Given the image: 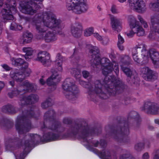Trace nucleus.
<instances>
[{
	"instance_id": "obj_42",
	"label": "nucleus",
	"mask_w": 159,
	"mask_h": 159,
	"mask_svg": "<svg viewBox=\"0 0 159 159\" xmlns=\"http://www.w3.org/2000/svg\"><path fill=\"white\" fill-rule=\"evenodd\" d=\"M143 159H148L149 158V155L148 153H145L143 156Z\"/></svg>"
},
{
	"instance_id": "obj_46",
	"label": "nucleus",
	"mask_w": 159,
	"mask_h": 159,
	"mask_svg": "<svg viewBox=\"0 0 159 159\" xmlns=\"http://www.w3.org/2000/svg\"><path fill=\"white\" fill-rule=\"evenodd\" d=\"M155 123L159 125V119H156L155 120Z\"/></svg>"
},
{
	"instance_id": "obj_50",
	"label": "nucleus",
	"mask_w": 159,
	"mask_h": 159,
	"mask_svg": "<svg viewBox=\"0 0 159 159\" xmlns=\"http://www.w3.org/2000/svg\"><path fill=\"white\" fill-rule=\"evenodd\" d=\"M46 104H47V102H45V103H43L42 104V107H43V108H45V107L44 106V105H46Z\"/></svg>"
},
{
	"instance_id": "obj_49",
	"label": "nucleus",
	"mask_w": 159,
	"mask_h": 159,
	"mask_svg": "<svg viewBox=\"0 0 159 159\" xmlns=\"http://www.w3.org/2000/svg\"><path fill=\"white\" fill-rule=\"evenodd\" d=\"M126 0H118V1L120 3H123L125 2Z\"/></svg>"
},
{
	"instance_id": "obj_37",
	"label": "nucleus",
	"mask_w": 159,
	"mask_h": 159,
	"mask_svg": "<svg viewBox=\"0 0 159 159\" xmlns=\"http://www.w3.org/2000/svg\"><path fill=\"white\" fill-rule=\"evenodd\" d=\"M111 11L112 13L114 14H117L119 13V11L116 8V6L114 5H112L111 6Z\"/></svg>"
},
{
	"instance_id": "obj_28",
	"label": "nucleus",
	"mask_w": 159,
	"mask_h": 159,
	"mask_svg": "<svg viewBox=\"0 0 159 159\" xmlns=\"http://www.w3.org/2000/svg\"><path fill=\"white\" fill-rule=\"evenodd\" d=\"M142 52V55L143 56V64L146 63L148 62V60L149 57H148V55L149 52L148 51L145 50L143 51Z\"/></svg>"
},
{
	"instance_id": "obj_2",
	"label": "nucleus",
	"mask_w": 159,
	"mask_h": 159,
	"mask_svg": "<svg viewBox=\"0 0 159 159\" xmlns=\"http://www.w3.org/2000/svg\"><path fill=\"white\" fill-rule=\"evenodd\" d=\"M95 65L98 67L101 66L102 72L104 75H107L114 70L116 75L119 73L118 64L113 61L111 63L108 59L106 58H100L97 56L94 61Z\"/></svg>"
},
{
	"instance_id": "obj_25",
	"label": "nucleus",
	"mask_w": 159,
	"mask_h": 159,
	"mask_svg": "<svg viewBox=\"0 0 159 159\" xmlns=\"http://www.w3.org/2000/svg\"><path fill=\"white\" fill-rule=\"evenodd\" d=\"M99 155L102 159H109V158L110 156V154L108 151L103 150L99 154Z\"/></svg>"
},
{
	"instance_id": "obj_32",
	"label": "nucleus",
	"mask_w": 159,
	"mask_h": 159,
	"mask_svg": "<svg viewBox=\"0 0 159 159\" xmlns=\"http://www.w3.org/2000/svg\"><path fill=\"white\" fill-rule=\"evenodd\" d=\"M121 68L123 71L128 76H131L132 74L131 70L129 68L122 67Z\"/></svg>"
},
{
	"instance_id": "obj_56",
	"label": "nucleus",
	"mask_w": 159,
	"mask_h": 159,
	"mask_svg": "<svg viewBox=\"0 0 159 159\" xmlns=\"http://www.w3.org/2000/svg\"><path fill=\"white\" fill-rule=\"evenodd\" d=\"M95 147H97V145H95Z\"/></svg>"
},
{
	"instance_id": "obj_40",
	"label": "nucleus",
	"mask_w": 159,
	"mask_h": 159,
	"mask_svg": "<svg viewBox=\"0 0 159 159\" xmlns=\"http://www.w3.org/2000/svg\"><path fill=\"white\" fill-rule=\"evenodd\" d=\"M2 67L6 71H8L10 70V68L6 64H2L1 65Z\"/></svg>"
},
{
	"instance_id": "obj_38",
	"label": "nucleus",
	"mask_w": 159,
	"mask_h": 159,
	"mask_svg": "<svg viewBox=\"0 0 159 159\" xmlns=\"http://www.w3.org/2000/svg\"><path fill=\"white\" fill-rule=\"evenodd\" d=\"M94 36L98 40L101 41L102 40V37L98 33H95L93 34Z\"/></svg>"
},
{
	"instance_id": "obj_8",
	"label": "nucleus",
	"mask_w": 159,
	"mask_h": 159,
	"mask_svg": "<svg viewBox=\"0 0 159 159\" xmlns=\"http://www.w3.org/2000/svg\"><path fill=\"white\" fill-rule=\"evenodd\" d=\"M36 60L40 61L45 66H48L51 63L50 57L49 53L45 51H40L37 55Z\"/></svg>"
},
{
	"instance_id": "obj_22",
	"label": "nucleus",
	"mask_w": 159,
	"mask_h": 159,
	"mask_svg": "<svg viewBox=\"0 0 159 159\" xmlns=\"http://www.w3.org/2000/svg\"><path fill=\"white\" fill-rule=\"evenodd\" d=\"M34 87V86L33 85L30 84L27 80L24 82L23 84L21 87L24 90H26L28 91H32Z\"/></svg>"
},
{
	"instance_id": "obj_41",
	"label": "nucleus",
	"mask_w": 159,
	"mask_h": 159,
	"mask_svg": "<svg viewBox=\"0 0 159 159\" xmlns=\"http://www.w3.org/2000/svg\"><path fill=\"white\" fill-rule=\"evenodd\" d=\"M83 76L84 77L86 78L89 75V73L88 72L86 71H84L82 72Z\"/></svg>"
},
{
	"instance_id": "obj_13",
	"label": "nucleus",
	"mask_w": 159,
	"mask_h": 159,
	"mask_svg": "<svg viewBox=\"0 0 159 159\" xmlns=\"http://www.w3.org/2000/svg\"><path fill=\"white\" fill-rule=\"evenodd\" d=\"M52 74L47 80L46 83L49 86H55L56 82L60 80L59 75L57 71L52 69L51 70Z\"/></svg>"
},
{
	"instance_id": "obj_48",
	"label": "nucleus",
	"mask_w": 159,
	"mask_h": 159,
	"mask_svg": "<svg viewBox=\"0 0 159 159\" xmlns=\"http://www.w3.org/2000/svg\"><path fill=\"white\" fill-rule=\"evenodd\" d=\"M16 159H22V158L20 157V156H16L15 155Z\"/></svg>"
},
{
	"instance_id": "obj_10",
	"label": "nucleus",
	"mask_w": 159,
	"mask_h": 159,
	"mask_svg": "<svg viewBox=\"0 0 159 159\" xmlns=\"http://www.w3.org/2000/svg\"><path fill=\"white\" fill-rule=\"evenodd\" d=\"M143 110L149 114L159 113V107L156 104L150 102H147L145 103Z\"/></svg>"
},
{
	"instance_id": "obj_4",
	"label": "nucleus",
	"mask_w": 159,
	"mask_h": 159,
	"mask_svg": "<svg viewBox=\"0 0 159 159\" xmlns=\"http://www.w3.org/2000/svg\"><path fill=\"white\" fill-rule=\"evenodd\" d=\"M66 7L77 14L86 11L88 9L86 0H66Z\"/></svg>"
},
{
	"instance_id": "obj_14",
	"label": "nucleus",
	"mask_w": 159,
	"mask_h": 159,
	"mask_svg": "<svg viewBox=\"0 0 159 159\" xmlns=\"http://www.w3.org/2000/svg\"><path fill=\"white\" fill-rule=\"evenodd\" d=\"M140 74L145 80H148L151 79L153 76L152 71L147 67L141 69Z\"/></svg>"
},
{
	"instance_id": "obj_54",
	"label": "nucleus",
	"mask_w": 159,
	"mask_h": 159,
	"mask_svg": "<svg viewBox=\"0 0 159 159\" xmlns=\"http://www.w3.org/2000/svg\"><path fill=\"white\" fill-rule=\"evenodd\" d=\"M103 30L105 32H107V30H106V29H105V28H103Z\"/></svg>"
},
{
	"instance_id": "obj_27",
	"label": "nucleus",
	"mask_w": 159,
	"mask_h": 159,
	"mask_svg": "<svg viewBox=\"0 0 159 159\" xmlns=\"http://www.w3.org/2000/svg\"><path fill=\"white\" fill-rule=\"evenodd\" d=\"M137 54V51L136 49L135 48L133 49L132 50V57L134 61L137 63H139L140 60L138 57Z\"/></svg>"
},
{
	"instance_id": "obj_5",
	"label": "nucleus",
	"mask_w": 159,
	"mask_h": 159,
	"mask_svg": "<svg viewBox=\"0 0 159 159\" xmlns=\"http://www.w3.org/2000/svg\"><path fill=\"white\" fill-rule=\"evenodd\" d=\"M16 2L15 1L8 0L5 4V8L1 11V14L4 19L13 20L14 17L12 15L16 12Z\"/></svg>"
},
{
	"instance_id": "obj_16",
	"label": "nucleus",
	"mask_w": 159,
	"mask_h": 159,
	"mask_svg": "<svg viewBox=\"0 0 159 159\" xmlns=\"http://www.w3.org/2000/svg\"><path fill=\"white\" fill-rule=\"evenodd\" d=\"M63 61V59L62 56L60 54H58L56 57L55 61V67L59 71H61L62 70Z\"/></svg>"
},
{
	"instance_id": "obj_44",
	"label": "nucleus",
	"mask_w": 159,
	"mask_h": 159,
	"mask_svg": "<svg viewBox=\"0 0 159 159\" xmlns=\"http://www.w3.org/2000/svg\"><path fill=\"white\" fill-rule=\"evenodd\" d=\"M39 81L40 84H41L42 85H44L45 84V81L42 78H41L40 79Z\"/></svg>"
},
{
	"instance_id": "obj_19",
	"label": "nucleus",
	"mask_w": 159,
	"mask_h": 159,
	"mask_svg": "<svg viewBox=\"0 0 159 159\" xmlns=\"http://www.w3.org/2000/svg\"><path fill=\"white\" fill-rule=\"evenodd\" d=\"M33 38L32 34L29 32H26L24 34L23 37L21 39L20 42L22 43H28L30 42Z\"/></svg>"
},
{
	"instance_id": "obj_26",
	"label": "nucleus",
	"mask_w": 159,
	"mask_h": 159,
	"mask_svg": "<svg viewBox=\"0 0 159 159\" xmlns=\"http://www.w3.org/2000/svg\"><path fill=\"white\" fill-rule=\"evenodd\" d=\"M94 32V28L93 27H90L86 28L84 31V34L86 36H89L93 34Z\"/></svg>"
},
{
	"instance_id": "obj_59",
	"label": "nucleus",
	"mask_w": 159,
	"mask_h": 159,
	"mask_svg": "<svg viewBox=\"0 0 159 159\" xmlns=\"http://www.w3.org/2000/svg\"><path fill=\"white\" fill-rule=\"evenodd\" d=\"M6 76V75H5V76Z\"/></svg>"
},
{
	"instance_id": "obj_11",
	"label": "nucleus",
	"mask_w": 159,
	"mask_h": 159,
	"mask_svg": "<svg viewBox=\"0 0 159 159\" xmlns=\"http://www.w3.org/2000/svg\"><path fill=\"white\" fill-rule=\"evenodd\" d=\"M57 129L58 126L57 125H53L48 133L44 135V137L48 141H53L58 139V135L56 134L57 131Z\"/></svg>"
},
{
	"instance_id": "obj_3",
	"label": "nucleus",
	"mask_w": 159,
	"mask_h": 159,
	"mask_svg": "<svg viewBox=\"0 0 159 159\" xmlns=\"http://www.w3.org/2000/svg\"><path fill=\"white\" fill-rule=\"evenodd\" d=\"M12 64L15 66L22 65L23 68L24 69V72L23 74H21L17 73V70H13L11 71L10 76L12 80H13L17 82H21L25 78V76H28L30 74V70L27 69L28 67V64L27 63L24 62L20 58H19L16 60H12Z\"/></svg>"
},
{
	"instance_id": "obj_53",
	"label": "nucleus",
	"mask_w": 159,
	"mask_h": 159,
	"mask_svg": "<svg viewBox=\"0 0 159 159\" xmlns=\"http://www.w3.org/2000/svg\"><path fill=\"white\" fill-rule=\"evenodd\" d=\"M27 143H26L25 144H26V146H29V144H28V143H29V142H28L27 141Z\"/></svg>"
},
{
	"instance_id": "obj_30",
	"label": "nucleus",
	"mask_w": 159,
	"mask_h": 159,
	"mask_svg": "<svg viewBox=\"0 0 159 159\" xmlns=\"http://www.w3.org/2000/svg\"><path fill=\"white\" fill-rule=\"evenodd\" d=\"M102 85L100 82L97 81L96 82V84L95 86V92L97 93H101L102 90L99 88L102 87Z\"/></svg>"
},
{
	"instance_id": "obj_17",
	"label": "nucleus",
	"mask_w": 159,
	"mask_h": 159,
	"mask_svg": "<svg viewBox=\"0 0 159 159\" xmlns=\"http://www.w3.org/2000/svg\"><path fill=\"white\" fill-rule=\"evenodd\" d=\"M38 98V97L37 95H33L31 97H25L21 100V102L23 103L30 104L36 101Z\"/></svg>"
},
{
	"instance_id": "obj_34",
	"label": "nucleus",
	"mask_w": 159,
	"mask_h": 159,
	"mask_svg": "<svg viewBox=\"0 0 159 159\" xmlns=\"http://www.w3.org/2000/svg\"><path fill=\"white\" fill-rule=\"evenodd\" d=\"M138 18L141 22L142 24L143 25V26L144 28H146L148 27V25L147 23L143 19L141 16H138Z\"/></svg>"
},
{
	"instance_id": "obj_6",
	"label": "nucleus",
	"mask_w": 159,
	"mask_h": 159,
	"mask_svg": "<svg viewBox=\"0 0 159 159\" xmlns=\"http://www.w3.org/2000/svg\"><path fill=\"white\" fill-rule=\"evenodd\" d=\"M63 92L66 96H69L68 98L71 99L75 97L79 93L76 86L71 82L70 79H66L63 83L62 85Z\"/></svg>"
},
{
	"instance_id": "obj_47",
	"label": "nucleus",
	"mask_w": 159,
	"mask_h": 159,
	"mask_svg": "<svg viewBox=\"0 0 159 159\" xmlns=\"http://www.w3.org/2000/svg\"><path fill=\"white\" fill-rule=\"evenodd\" d=\"M9 83L12 86H13L14 84V81H10Z\"/></svg>"
},
{
	"instance_id": "obj_21",
	"label": "nucleus",
	"mask_w": 159,
	"mask_h": 159,
	"mask_svg": "<svg viewBox=\"0 0 159 159\" xmlns=\"http://www.w3.org/2000/svg\"><path fill=\"white\" fill-rule=\"evenodd\" d=\"M149 53L151 54L150 57L154 63L156 64V62H157L158 64H159V53L157 52H152V51H150Z\"/></svg>"
},
{
	"instance_id": "obj_45",
	"label": "nucleus",
	"mask_w": 159,
	"mask_h": 159,
	"mask_svg": "<svg viewBox=\"0 0 159 159\" xmlns=\"http://www.w3.org/2000/svg\"><path fill=\"white\" fill-rule=\"evenodd\" d=\"M157 154L155 155L154 159H159V150L157 151Z\"/></svg>"
},
{
	"instance_id": "obj_33",
	"label": "nucleus",
	"mask_w": 159,
	"mask_h": 159,
	"mask_svg": "<svg viewBox=\"0 0 159 159\" xmlns=\"http://www.w3.org/2000/svg\"><path fill=\"white\" fill-rule=\"evenodd\" d=\"M71 72L76 77V75L78 78H80V71L74 68L72 70Z\"/></svg>"
},
{
	"instance_id": "obj_43",
	"label": "nucleus",
	"mask_w": 159,
	"mask_h": 159,
	"mask_svg": "<svg viewBox=\"0 0 159 159\" xmlns=\"http://www.w3.org/2000/svg\"><path fill=\"white\" fill-rule=\"evenodd\" d=\"M118 47L119 49L120 50H124V47L122 44H117Z\"/></svg>"
},
{
	"instance_id": "obj_23",
	"label": "nucleus",
	"mask_w": 159,
	"mask_h": 159,
	"mask_svg": "<svg viewBox=\"0 0 159 159\" xmlns=\"http://www.w3.org/2000/svg\"><path fill=\"white\" fill-rule=\"evenodd\" d=\"M20 122H18V123L16 125V129L18 130V131L20 134H21L22 132H24L25 131H27L29 130V129L30 128V126L29 125L27 126L23 127L20 125L19 123Z\"/></svg>"
},
{
	"instance_id": "obj_52",
	"label": "nucleus",
	"mask_w": 159,
	"mask_h": 159,
	"mask_svg": "<svg viewBox=\"0 0 159 159\" xmlns=\"http://www.w3.org/2000/svg\"><path fill=\"white\" fill-rule=\"evenodd\" d=\"M157 96L159 97V88L158 89L157 91Z\"/></svg>"
},
{
	"instance_id": "obj_24",
	"label": "nucleus",
	"mask_w": 159,
	"mask_h": 159,
	"mask_svg": "<svg viewBox=\"0 0 159 159\" xmlns=\"http://www.w3.org/2000/svg\"><path fill=\"white\" fill-rule=\"evenodd\" d=\"M128 20L130 26H131V25H133L134 26H139L137 24L136 19L133 16L130 15L128 16Z\"/></svg>"
},
{
	"instance_id": "obj_1",
	"label": "nucleus",
	"mask_w": 159,
	"mask_h": 159,
	"mask_svg": "<svg viewBox=\"0 0 159 159\" xmlns=\"http://www.w3.org/2000/svg\"><path fill=\"white\" fill-rule=\"evenodd\" d=\"M41 21L43 24L47 27L52 28L58 26L59 24L58 20H57L55 16L51 13H45L42 14H39L37 16L36 20L34 24L36 26L37 29L39 31V34L42 36L46 42H50L55 40L57 38L55 34L48 32L46 33L45 31H43L42 28H40L39 26Z\"/></svg>"
},
{
	"instance_id": "obj_36",
	"label": "nucleus",
	"mask_w": 159,
	"mask_h": 159,
	"mask_svg": "<svg viewBox=\"0 0 159 159\" xmlns=\"http://www.w3.org/2000/svg\"><path fill=\"white\" fill-rule=\"evenodd\" d=\"M109 39L107 37H104L102 38V40L101 41L102 43L104 45L107 44L109 42Z\"/></svg>"
},
{
	"instance_id": "obj_20",
	"label": "nucleus",
	"mask_w": 159,
	"mask_h": 159,
	"mask_svg": "<svg viewBox=\"0 0 159 159\" xmlns=\"http://www.w3.org/2000/svg\"><path fill=\"white\" fill-rule=\"evenodd\" d=\"M22 50L26 53L25 58L26 60L28 61L30 58L28 57L31 56L33 54L34 51L31 48L27 47L23 48Z\"/></svg>"
},
{
	"instance_id": "obj_12",
	"label": "nucleus",
	"mask_w": 159,
	"mask_h": 159,
	"mask_svg": "<svg viewBox=\"0 0 159 159\" xmlns=\"http://www.w3.org/2000/svg\"><path fill=\"white\" fill-rule=\"evenodd\" d=\"M130 27L131 30L127 33V35L129 37H132L135 33L139 36H143L145 34L144 30L141 26H134L131 25Z\"/></svg>"
},
{
	"instance_id": "obj_51",
	"label": "nucleus",
	"mask_w": 159,
	"mask_h": 159,
	"mask_svg": "<svg viewBox=\"0 0 159 159\" xmlns=\"http://www.w3.org/2000/svg\"><path fill=\"white\" fill-rule=\"evenodd\" d=\"M2 1L3 0H0V7H1L2 4Z\"/></svg>"
},
{
	"instance_id": "obj_15",
	"label": "nucleus",
	"mask_w": 159,
	"mask_h": 159,
	"mask_svg": "<svg viewBox=\"0 0 159 159\" xmlns=\"http://www.w3.org/2000/svg\"><path fill=\"white\" fill-rule=\"evenodd\" d=\"M82 29L81 24L79 23L73 24L70 29V32L75 37H77L80 35V32Z\"/></svg>"
},
{
	"instance_id": "obj_58",
	"label": "nucleus",
	"mask_w": 159,
	"mask_h": 159,
	"mask_svg": "<svg viewBox=\"0 0 159 159\" xmlns=\"http://www.w3.org/2000/svg\"><path fill=\"white\" fill-rule=\"evenodd\" d=\"M103 86H102V89H103Z\"/></svg>"
},
{
	"instance_id": "obj_7",
	"label": "nucleus",
	"mask_w": 159,
	"mask_h": 159,
	"mask_svg": "<svg viewBox=\"0 0 159 159\" xmlns=\"http://www.w3.org/2000/svg\"><path fill=\"white\" fill-rule=\"evenodd\" d=\"M130 7L139 13L146 10L145 4L142 0H128Z\"/></svg>"
},
{
	"instance_id": "obj_29",
	"label": "nucleus",
	"mask_w": 159,
	"mask_h": 159,
	"mask_svg": "<svg viewBox=\"0 0 159 159\" xmlns=\"http://www.w3.org/2000/svg\"><path fill=\"white\" fill-rule=\"evenodd\" d=\"M11 29L14 30H20L22 29L21 26L19 25H17L15 23H13L11 24Z\"/></svg>"
},
{
	"instance_id": "obj_35",
	"label": "nucleus",
	"mask_w": 159,
	"mask_h": 159,
	"mask_svg": "<svg viewBox=\"0 0 159 159\" xmlns=\"http://www.w3.org/2000/svg\"><path fill=\"white\" fill-rule=\"evenodd\" d=\"M118 42L117 44H122L125 42V40L123 37L120 34L118 35Z\"/></svg>"
},
{
	"instance_id": "obj_18",
	"label": "nucleus",
	"mask_w": 159,
	"mask_h": 159,
	"mask_svg": "<svg viewBox=\"0 0 159 159\" xmlns=\"http://www.w3.org/2000/svg\"><path fill=\"white\" fill-rule=\"evenodd\" d=\"M120 83V82L118 79H117L115 77H113L111 80H109L107 83L106 85L107 87L110 88V89H112V85L116 87L118 86Z\"/></svg>"
},
{
	"instance_id": "obj_57",
	"label": "nucleus",
	"mask_w": 159,
	"mask_h": 159,
	"mask_svg": "<svg viewBox=\"0 0 159 159\" xmlns=\"http://www.w3.org/2000/svg\"><path fill=\"white\" fill-rule=\"evenodd\" d=\"M107 91H108V89H107Z\"/></svg>"
},
{
	"instance_id": "obj_39",
	"label": "nucleus",
	"mask_w": 159,
	"mask_h": 159,
	"mask_svg": "<svg viewBox=\"0 0 159 159\" xmlns=\"http://www.w3.org/2000/svg\"><path fill=\"white\" fill-rule=\"evenodd\" d=\"M30 136L31 140L30 141L31 143L32 141H33L34 139H37L39 137V136L37 134H30Z\"/></svg>"
},
{
	"instance_id": "obj_9",
	"label": "nucleus",
	"mask_w": 159,
	"mask_h": 159,
	"mask_svg": "<svg viewBox=\"0 0 159 159\" xmlns=\"http://www.w3.org/2000/svg\"><path fill=\"white\" fill-rule=\"evenodd\" d=\"M111 25L114 31L117 33L120 32L122 29L121 20L111 15Z\"/></svg>"
},
{
	"instance_id": "obj_55",
	"label": "nucleus",
	"mask_w": 159,
	"mask_h": 159,
	"mask_svg": "<svg viewBox=\"0 0 159 159\" xmlns=\"http://www.w3.org/2000/svg\"><path fill=\"white\" fill-rule=\"evenodd\" d=\"M83 139L84 140H85V138H84V137H83Z\"/></svg>"
},
{
	"instance_id": "obj_31",
	"label": "nucleus",
	"mask_w": 159,
	"mask_h": 159,
	"mask_svg": "<svg viewBox=\"0 0 159 159\" xmlns=\"http://www.w3.org/2000/svg\"><path fill=\"white\" fill-rule=\"evenodd\" d=\"M150 7L152 9L157 8V10H159V0L156 2H152L149 5Z\"/></svg>"
}]
</instances>
